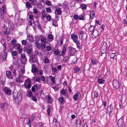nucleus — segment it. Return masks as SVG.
<instances>
[{"label": "nucleus", "mask_w": 127, "mask_h": 127, "mask_svg": "<svg viewBox=\"0 0 127 127\" xmlns=\"http://www.w3.org/2000/svg\"><path fill=\"white\" fill-rule=\"evenodd\" d=\"M52 71L54 73L56 72L57 71L56 68L54 67H52Z\"/></svg>", "instance_id": "obj_62"}, {"label": "nucleus", "mask_w": 127, "mask_h": 127, "mask_svg": "<svg viewBox=\"0 0 127 127\" xmlns=\"http://www.w3.org/2000/svg\"><path fill=\"white\" fill-rule=\"evenodd\" d=\"M33 10L34 14H37V15H40V12L39 11H38L37 10L35 7L33 8Z\"/></svg>", "instance_id": "obj_28"}, {"label": "nucleus", "mask_w": 127, "mask_h": 127, "mask_svg": "<svg viewBox=\"0 0 127 127\" xmlns=\"http://www.w3.org/2000/svg\"><path fill=\"white\" fill-rule=\"evenodd\" d=\"M116 55V54L115 53H112L110 54L109 55L110 57V58L112 59H114L115 57V59L117 57L115 56Z\"/></svg>", "instance_id": "obj_23"}, {"label": "nucleus", "mask_w": 127, "mask_h": 127, "mask_svg": "<svg viewBox=\"0 0 127 127\" xmlns=\"http://www.w3.org/2000/svg\"><path fill=\"white\" fill-rule=\"evenodd\" d=\"M68 53L70 56H74L77 52L76 49L72 47L69 46L68 48Z\"/></svg>", "instance_id": "obj_3"}, {"label": "nucleus", "mask_w": 127, "mask_h": 127, "mask_svg": "<svg viewBox=\"0 0 127 127\" xmlns=\"http://www.w3.org/2000/svg\"><path fill=\"white\" fill-rule=\"evenodd\" d=\"M59 101L61 103H62L64 101V99L63 97H60L58 98Z\"/></svg>", "instance_id": "obj_43"}, {"label": "nucleus", "mask_w": 127, "mask_h": 127, "mask_svg": "<svg viewBox=\"0 0 127 127\" xmlns=\"http://www.w3.org/2000/svg\"><path fill=\"white\" fill-rule=\"evenodd\" d=\"M35 86L36 91H37L38 89H40L41 86V84L38 85L37 84L35 85Z\"/></svg>", "instance_id": "obj_36"}, {"label": "nucleus", "mask_w": 127, "mask_h": 127, "mask_svg": "<svg viewBox=\"0 0 127 127\" xmlns=\"http://www.w3.org/2000/svg\"><path fill=\"white\" fill-rule=\"evenodd\" d=\"M102 45L100 48L101 52V56H102V55L105 54V55H106L107 47L108 45L107 44V43L105 42H102L101 43Z\"/></svg>", "instance_id": "obj_2"}, {"label": "nucleus", "mask_w": 127, "mask_h": 127, "mask_svg": "<svg viewBox=\"0 0 127 127\" xmlns=\"http://www.w3.org/2000/svg\"><path fill=\"white\" fill-rule=\"evenodd\" d=\"M69 58L70 57H69L68 56L65 57L63 59V62L64 63H66L68 61Z\"/></svg>", "instance_id": "obj_22"}, {"label": "nucleus", "mask_w": 127, "mask_h": 127, "mask_svg": "<svg viewBox=\"0 0 127 127\" xmlns=\"http://www.w3.org/2000/svg\"><path fill=\"white\" fill-rule=\"evenodd\" d=\"M93 34H95L96 36H98L99 35L98 31V30H95L93 32Z\"/></svg>", "instance_id": "obj_40"}, {"label": "nucleus", "mask_w": 127, "mask_h": 127, "mask_svg": "<svg viewBox=\"0 0 127 127\" xmlns=\"http://www.w3.org/2000/svg\"><path fill=\"white\" fill-rule=\"evenodd\" d=\"M46 11L49 12V13H50L51 12V10L50 8L47 7L46 8Z\"/></svg>", "instance_id": "obj_59"}, {"label": "nucleus", "mask_w": 127, "mask_h": 127, "mask_svg": "<svg viewBox=\"0 0 127 127\" xmlns=\"http://www.w3.org/2000/svg\"><path fill=\"white\" fill-rule=\"evenodd\" d=\"M11 54L13 56H16L17 55V53L16 51H14L12 52Z\"/></svg>", "instance_id": "obj_50"}, {"label": "nucleus", "mask_w": 127, "mask_h": 127, "mask_svg": "<svg viewBox=\"0 0 127 127\" xmlns=\"http://www.w3.org/2000/svg\"><path fill=\"white\" fill-rule=\"evenodd\" d=\"M38 24L37 25V26L38 28L41 30L42 31V29L41 27V25L39 23H37Z\"/></svg>", "instance_id": "obj_60"}, {"label": "nucleus", "mask_w": 127, "mask_h": 127, "mask_svg": "<svg viewBox=\"0 0 127 127\" xmlns=\"http://www.w3.org/2000/svg\"><path fill=\"white\" fill-rule=\"evenodd\" d=\"M114 87L116 89H117L119 88V82L117 80H114L113 82Z\"/></svg>", "instance_id": "obj_7"}, {"label": "nucleus", "mask_w": 127, "mask_h": 127, "mask_svg": "<svg viewBox=\"0 0 127 127\" xmlns=\"http://www.w3.org/2000/svg\"><path fill=\"white\" fill-rule=\"evenodd\" d=\"M81 120L79 119H77L76 120L75 122V124L77 125L76 127H80L81 126Z\"/></svg>", "instance_id": "obj_20"}, {"label": "nucleus", "mask_w": 127, "mask_h": 127, "mask_svg": "<svg viewBox=\"0 0 127 127\" xmlns=\"http://www.w3.org/2000/svg\"><path fill=\"white\" fill-rule=\"evenodd\" d=\"M91 62L93 65H96L97 64V61L95 59H91Z\"/></svg>", "instance_id": "obj_29"}, {"label": "nucleus", "mask_w": 127, "mask_h": 127, "mask_svg": "<svg viewBox=\"0 0 127 127\" xmlns=\"http://www.w3.org/2000/svg\"><path fill=\"white\" fill-rule=\"evenodd\" d=\"M112 105L111 104L109 106H108L107 108L106 112L110 115L112 112L113 109Z\"/></svg>", "instance_id": "obj_5"}, {"label": "nucleus", "mask_w": 127, "mask_h": 127, "mask_svg": "<svg viewBox=\"0 0 127 127\" xmlns=\"http://www.w3.org/2000/svg\"><path fill=\"white\" fill-rule=\"evenodd\" d=\"M13 98L18 103L20 102L22 100V94L20 92L17 93L13 92Z\"/></svg>", "instance_id": "obj_1"}, {"label": "nucleus", "mask_w": 127, "mask_h": 127, "mask_svg": "<svg viewBox=\"0 0 127 127\" xmlns=\"http://www.w3.org/2000/svg\"><path fill=\"white\" fill-rule=\"evenodd\" d=\"M80 8L82 10H86L87 9V6L86 4L83 3L82 5H81Z\"/></svg>", "instance_id": "obj_27"}, {"label": "nucleus", "mask_w": 127, "mask_h": 127, "mask_svg": "<svg viewBox=\"0 0 127 127\" xmlns=\"http://www.w3.org/2000/svg\"><path fill=\"white\" fill-rule=\"evenodd\" d=\"M66 47H63L62 52H63L64 54H65L66 52Z\"/></svg>", "instance_id": "obj_48"}, {"label": "nucleus", "mask_w": 127, "mask_h": 127, "mask_svg": "<svg viewBox=\"0 0 127 127\" xmlns=\"http://www.w3.org/2000/svg\"><path fill=\"white\" fill-rule=\"evenodd\" d=\"M46 4L48 6H49L51 4V2L49 1H47L46 2Z\"/></svg>", "instance_id": "obj_64"}, {"label": "nucleus", "mask_w": 127, "mask_h": 127, "mask_svg": "<svg viewBox=\"0 0 127 127\" xmlns=\"http://www.w3.org/2000/svg\"><path fill=\"white\" fill-rule=\"evenodd\" d=\"M71 39L73 40V41H74L78 39V37L75 34H71Z\"/></svg>", "instance_id": "obj_13"}, {"label": "nucleus", "mask_w": 127, "mask_h": 127, "mask_svg": "<svg viewBox=\"0 0 127 127\" xmlns=\"http://www.w3.org/2000/svg\"><path fill=\"white\" fill-rule=\"evenodd\" d=\"M0 18L2 20H4V14L2 12V11H0Z\"/></svg>", "instance_id": "obj_37"}, {"label": "nucleus", "mask_w": 127, "mask_h": 127, "mask_svg": "<svg viewBox=\"0 0 127 127\" xmlns=\"http://www.w3.org/2000/svg\"><path fill=\"white\" fill-rule=\"evenodd\" d=\"M98 93L96 91H95L94 92V98H97L98 95Z\"/></svg>", "instance_id": "obj_57"}, {"label": "nucleus", "mask_w": 127, "mask_h": 127, "mask_svg": "<svg viewBox=\"0 0 127 127\" xmlns=\"http://www.w3.org/2000/svg\"><path fill=\"white\" fill-rule=\"evenodd\" d=\"M36 73V76H37V75H39V76H41V75H42L43 74V73L41 70H40V71L38 72H37Z\"/></svg>", "instance_id": "obj_45"}, {"label": "nucleus", "mask_w": 127, "mask_h": 127, "mask_svg": "<svg viewBox=\"0 0 127 127\" xmlns=\"http://www.w3.org/2000/svg\"><path fill=\"white\" fill-rule=\"evenodd\" d=\"M60 52L61 51H59L57 50L56 49L55 50L53 54L55 55H58Z\"/></svg>", "instance_id": "obj_32"}, {"label": "nucleus", "mask_w": 127, "mask_h": 127, "mask_svg": "<svg viewBox=\"0 0 127 127\" xmlns=\"http://www.w3.org/2000/svg\"><path fill=\"white\" fill-rule=\"evenodd\" d=\"M53 23V25L55 27H57L58 26V23L57 21L55 20H52Z\"/></svg>", "instance_id": "obj_25"}, {"label": "nucleus", "mask_w": 127, "mask_h": 127, "mask_svg": "<svg viewBox=\"0 0 127 127\" xmlns=\"http://www.w3.org/2000/svg\"><path fill=\"white\" fill-rule=\"evenodd\" d=\"M7 105V104L5 102H4L2 103H0V107L2 110L3 111L6 108V106Z\"/></svg>", "instance_id": "obj_17"}, {"label": "nucleus", "mask_w": 127, "mask_h": 127, "mask_svg": "<svg viewBox=\"0 0 127 127\" xmlns=\"http://www.w3.org/2000/svg\"><path fill=\"white\" fill-rule=\"evenodd\" d=\"M7 53L6 52H4L3 54L2 55L3 61H5L7 57Z\"/></svg>", "instance_id": "obj_21"}, {"label": "nucleus", "mask_w": 127, "mask_h": 127, "mask_svg": "<svg viewBox=\"0 0 127 127\" xmlns=\"http://www.w3.org/2000/svg\"><path fill=\"white\" fill-rule=\"evenodd\" d=\"M32 49H27L26 51V52L28 54V55H32L31 53L32 52Z\"/></svg>", "instance_id": "obj_42"}, {"label": "nucleus", "mask_w": 127, "mask_h": 127, "mask_svg": "<svg viewBox=\"0 0 127 127\" xmlns=\"http://www.w3.org/2000/svg\"><path fill=\"white\" fill-rule=\"evenodd\" d=\"M11 43L12 44L16 45V41L15 39H13L11 41Z\"/></svg>", "instance_id": "obj_61"}, {"label": "nucleus", "mask_w": 127, "mask_h": 127, "mask_svg": "<svg viewBox=\"0 0 127 127\" xmlns=\"http://www.w3.org/2000/svg\"><path fill=\"white\" fill-rule=\"evenodd\" d=\"M62 12L60 8H58L56 9L55 11V15L57 14L60 15L62 14Z\"/></svg>", "instance_id": "obj_11"}, {"label": "nucleus", "mask_w": 127, "mask_h": 127, "mask_svg": "<svg viewBox=\"0 0 127 127\" xmlns=\"http://www.w3.org/2000/svg\"><path fill=\"white\" fill-rule=\"evenodd\" d=\"M45 44H43L42 43L41 44L40 47H41L42 49H44L45 48Z\"/></svg>", "instance_id": "obj_56"}, {"label": "nucleus", "mask_w": 127, "mask_h": 127, "mask_svg": "<svg viewBox=\"0 0 127 127\" xmlns=\"http://www.w3.org/2000/svg\"><path fill=\"white\" fill-rule=\"evenodd\" d=\"M46 11L44 9H43L42 11V14L43 17H46L47 15V14L46 13Z\"/></svg>", "instance_id": "obj_31"}, {"label": "nucleus", "mask_w": 127, "mask_h": 127, "mask_svg": "<svg viewBox=\"0 0 127 127\" xmlns=\"http://www.w3.org/2000/svg\"><path fill=\"white\" fill-rule=\"evenodd\" d=\"M102 104L99 107V108L102 110H103L104 109L106 108V101H102Z\"/></svg>", "instance_id": "obj_14"}, {"label": "nucleus", "mask_w": 127, "mask_h": 127, "mask_svg": "<svg viewBox=\"0 0 127 127\" xmlns=\"http://www.w3.org/2000/svg\"><path fill=\"white\" fill-rule=\"evenodd\" d=\"M35 85L33 86L31 88L32 91L34 93L35 91Z\"/></svg>", "instance_id": "obj_51"}, {"label": "nucleus", "mask_w": 127, "mask_h": 127, "mask_svg": "<svg viewBox=\"0 0 127 127\" xmlns=\"http://www.w3.org/2000/svg\"><path fill=\"white\" fill-rule=\"evenodd\" d=\"M49 77L51 78V80L52 82L54 83H55V80L54 77L52 76H50Z\"/></svg>", "instance_id": "obj_47"}, {"label": "nucleus", "mask_w": 127, "mask_h": 127, "mask_svg": "<svg viewBox=\"0 0 127 127\" xmlns=\"http://www.w3.org/2000/svg\"><path fill=\"white\" fill-rule=\"evenodd\" d=\"M4 28L6 30V31H2V32L3 33H4V34H7L9 32H8L7 30H8V29L7 28V27L5 26L4 27Z\"/></svg>", "instance_id": "obj_39"}, {"label": "nucleus", "mask_w": 127, "mask_h": 127, "mask_svg": "<svg viewBox=\"0 0 127 127\" xmlns=\"http://www.w3.org/2000/svg\"><path fill=\"white\" fill-rule=\"evenodd\" d=\"M3 90L7 95H10L11 91L10 89L6 87L3 89Z\"/></svg>", "instance_id": "obj_9"}, {"label": "nucleus", "mask_w": 127, "mask_h": 127, "mask_svg": "<svg viewBox=\"0 0 127 127\" xmlns=\"http://www.w3.org/2000/svg\"><path fill=\"white\" fill-rule=\"evenodd\" d=\"M47 99L48 100V103H51L53 101L52 99L49 95L47 97Z\"/></svg>", "instance_id": "obj_33"}, {"label": "nucleus", "mask_w": 127, "mask_h": 127, "mask_svg": "<svg viewBox=\"0 0 127 127\" xmlns=\"http://www.w3.org/2000/svg\"><path fill=\"white\" fill-rule=\"evenodd\" d=\"M92 27H93V26L92 25L90 26L89 28V30L90 32H94L95 30L94 29V28H93Z\"/></svg>", "instance_id": "obj_41"}, {"label": "nucleus", "mask_w": 127, "mask_h": 127, "mask_svg": "<svg viewBox=\"0 0 127 127\" xmlns=\"http://www.w3.org/2000/svg\"><path fill=\"white\" fill-rule=\"evenodd\" d=\"M90 18L93 19L95 16V11L93 10H92L90 12Z\"/></svg>", "instance_id": "obj_19"}, {"label": "nucleus", "mask_w": 127, "mask_h": 127, "mask_svg": "<svg viewBox=\"0 0 127 127\" xmlns=\"http://www.w3.org/2000/svg\"><path fill=\"white\" fill-rule=\"evenodd\" d=\"M23 40L22 41V44L23 45H25L27 43V42H26V40Z\"/></svg>", "instance_id": "obj_53"}, {"label": "nucleus", "mask_w": 127, "mask_h": 127, "mask_svg": "<svg viewBox=\"0 0 127 127\" xmlns=\"http://www.w3.org/2000/svg\"><path fill=\"white\" fill-rule=\"evenodd\" d=\"M33 80H35V81L40 82V76L38 75H37V76H35L33 78Z\"/></svg>", "instance_id": "obj_18"}, {"label": "nucleus", "mask_w": 127, "mask_h": 127, "mask_svg": "<svg viewBox=\"0 0 127 127\" xmlns=\"http://www.w3.org/2000/svg\"><path fill=\"white\" fill-rule=\"evenodd\" d=\"M30 60L32 61V63L35 62L37 61L38 59L37 58L35 57V55L34 54L32 55H29Z\"/></svg>", "instance_id": "obj_4"}, {"label": "nucleus", "mask_w": 127, "mask_h": 127, "mask_svg": "<svg viewBox=\"0 0 127 127\" xmlns=\"http://www.w3.org/2000/svg\"><path fill=\"white\" fill-rule=\"evenodd\" d=\"M5 5H3L2 6L1 8H0L1 11H2V12L3 13H5L6 12L5 10Z\"/></svg>", "instance_id": "obj_38"}, {"label": "nucleus", "mask_w": 127, "mask_h": 127, "mask_svg": "<svg viewBox=\"0 0 127 127\" xmlns=\"http://www.w3.org/2000/svg\"><path fill=\"white\" fill-rule=\"evenodd\" d=\"M49 60L47 58H45V59L44 61V62L45 64H48L49 63Z\"/></svg>", "instance_id": "obj_58"}, {"label": "nucleus", "mask_w": 127, "mask_h": 127, "mask_svg": "<svg viewBox=\"0 0 127 127\" xmlns=\"http://www.w3.org/2000/svg\"><path fill=\"white\" fill-rule=\"evenodd\" d=\"M98 83L100 84H102L104 83V80L101 78L98 79Z\"/></svg>", "instance_id": "obj_30"}, {"label": "nucleus", "mask_w": 127, "mask_h": 127, "mask_svg": "<svg viewBox=\"0 0 127 127\" xmlns=\"http://www.w3.org/2000/svg\"><path fill=\"white\" fill-rule=\"evenodd\" d=\"M41 41L42 42H43L44 43H45V44H46V39L45 38L42 37L41 38Z\"/></svg>", "instance_id": "obj_55"}, {"label": "nucleus", "mask_w": 127, "mask_h": 127, "mask_svg": "<svg viewBox=\"0 0 127 127\" xmlns=\"http://www.w3.org/2000/svg\"><path fill=\"white\" fill-rule=\"evenodd\" d=\"M60 94L62 95H64L66 98H68L69 97V96L68 94H66V92L64 89H62L60 91Z\"/></svg>", "instance_id": "obj_8"}, {"label": "nucleus", "mask_w": 127, "mask_h": 127, "mask_svg": "<svg viewBox=\"0 0 127 127\" xmlns=\"http://www.w3.org/2000/svg\"><path fill=\"white\" fill-rule=\"evenodd\" d=\"M32 92L31 91V90H30L28 92V97L30 98L31 96H32Z\"/></svg>", "instance_id": "obj_46"}, {"label": "nucleus", "mask_w": 127, "mask_h": 127, "mask_svg": "<svg viewBox=\"0 0 127 127\" xmlns=\"http://www.w3.org/2000/svg\"><path fill=\"white\" fill-rule=\"evenodd\" d=\"M75 60V61L73 62V63L74 64H76L77 63L78 61V59L77 57H75L73 60V61Z\"/></svg>", "instance_id": "obj_49"}, {"label": "nucleus", "mask_w": 127, "mask_h": 127, "mask_svg": "<svg viewBox=\"0 0 127 127\" xmlns=\"http://www.w3.org/2000/svg\"><path fill=\"white\" fill-rule=\"evenodd\" d=\"M20 46L21 45L20 44L17 43L15 45L14 47L15 48H17L19 51L21 53L22 52V48H21Z\"/></svg>", "instance_id": "obj_12"}, {"label": "nucleus", "mask_w": 127, "mask_h": 127, "mask_svg": "<svg viewBox=\"0 0 127 127\" xmlns=\"http://www.w3.org/2000/svg\"><path fill=\"white\" fill-rule=\"evenodd\" d=\"M31 99L32 100L35 102H36L37 101L36 98L34 96H33L32 97Z\"/></svg>", "instance_id": "obj_54"}, {"label": "nucleus", "mask_w": 127, "mask_h": 127, "mask_svg": "<svg viewBox=\"0 0 127 127\" xmlns=\"http://www.w3.org/2000/svg\"><path fill=\"white\" fill-rule=\"evenodd\" d=\"M6 75L7 78L10 79H12L13 78L12 75L11 74L10 71L7 70L6 71Z\"/></svg>", "instance_id": "obj_10"}, {"label": "nucleus", "mask_w": 127, "mask_h": 127, "mask_svg": "<svg viewBox=\"0 0 127 127\" xmlns=\"http://www.w3.org/2000/svg\"><path fill=\"white\" fill-rule=\"evenodd\" d=\"M74 18L75 20H77L79 19V16L77 14H75L74 16Z\"/></svg>", "instance_id": "obj_52"}, {"label": "nucleus", "mask_w": 127, "mask_h": 127, "mask_svg": "<svg viewBox=\"0 0 127 127\" xmlns=\"http://www.w3.org/2000/svg\"><path fill=\"white\" fill-rule=\"evenodd\" d=\"M48 37L50 39H52L53 38V36L52 34H50L48 35Z\"/></svg>", "instance_id": "obj_63"}, {"label": "nucleus", "mask_w": 127, "mask_h": 127, "mask_svg": "<svg viewBox=\"0 0 127 127\" xmlns=\"http://www.w3.org/2000/svg\"><path fill=\"white\" fill-rule=\"evenodd\" d=\"M35 64L32 65V73H37L38 71V69L37 67L35 68L34 66H36Z\"/></svg>", "instance_id": "obj_15"}, {"label": "nucleus", "mask_w": 127, "mask_h": 127, "mask_svg": "<svg viewBox=\"0 0 127 127\" xmlns=\"http://www.w3.org/2000/svg\"><path fill=\"white\" fill-rule=\"evenodd\" d=\"M80 70V68L76 66V68H74V73H76L77 72H79V71Z\"/></svg>", "instance_id": "obj_35"}, {"label": "nucleus", "mask_w": 127, "mask_h": 127, "mask_svg": "<svg viewBox=\"0 0 127 127\" xmlns=\"http://www.w3.org/2000/svg\"><path fill=\"white\" fill-rule=\"evenodd\" d=\"M27 39L29 41V42H32L34 41V38L32 36L28 35L27 36Z\"/></svg>", "instance_id": "obj_16"}, {"label": "nucleus", "mask_w": 127, "mask_h": 127, "mask_svg": "<svg viewBox=\"0 0 127 127\" xmlns=\"http://www.w3.org/2000/svg\"><path fill=\"white\" fill-rule=\"evenodd\" d=\"M46 19L48 21H50L52 19L50 15H48L47 16H46Z\"/></svg>", "instance_id": "obj_44"}, {"label": "nucleus", "mask_w": 127, "mask_h": 127, "mask_svg": "<svg viewBox=\"0 0 127 127\" xmlns=\"http://www.w3.org/2000/svg\"><path fill=\"white\" fill-rule=\"evenodd\" d=\"M32 86L31 84L30 83H29L27 85H25V87L26 89H28L30 88Z\"/></svg>", "instance_id": "obj_34"}, {"label": "nucleus", "mask_w": 127, "mask_h": 127, "mask_svg": "<svg viewBox=\"0 0 127 127\" xmlns=\"http://www.w3.org/2000/svg\"><path fill=\"white\" fill-rule=\"evenodd\" d=\"M26 7L29 9L30 8L32 7V6L30 3L29 2H27L26 3Z\"/></svg>", "instance_id": "obj_26"}, {"label": "nucleus", "mask_w": 127, "mask_h": 127, "mask_svg": "<svg viewBox=\"0 0 127 127\" xmlns=\"http://www.w3.org/2000/svg\"><path fill=\"white\" fill-rule=\"evenodd\" d=\"M85 14H83L79 16V19L80 20H83L85 19Z\"/></svg>", "instance_id": "obj_24"}, {"label": "nucleus", "mask_w": 127, "mask_h": 127, "mask_svg": "<svg viewBox=\"0 0 127 127\" xmlns=\"http://www.w3.org/2000/svg\"><path fill=\"white\" fill-rule=\"evenodd\" d=\"M81 95L79 92L76 93L73 96V98L75 101H76L77 99L79 100L81 98Z\"/></svg>", "instance_id": "obj_6"}]
</instances>
